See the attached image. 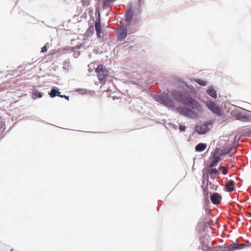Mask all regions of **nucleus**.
<instances>
[{
    "mask_svg": "<svg viewBox=\"0 0 251 251\" xmlns=\"http://www.w3.org/2000/svg\"><path fill=\"white\" fill-rule=\"evenodd\" d=\"M171 95L176 101L188 105L191 107L192 109H196L199 112L202 111V106L200 103L193 99L189 94L185 92L173 90L171 92Z\"/></svg>",
    "mask_w": 251,
    "mask_h": 251,
    "instance_id": "nucleus-1",
    "label": "nucleus"
},
{
    "mask_svg": "<svg viewBox=\"0 0 251 251\" xmlns=\"http://www.w3.org/2000/svg\"><path fill=\"white\" fill-rule=\"evenodd\" d=\"M215 241H210L209 238H204L202 242V250L206 251H219V247H214Z\"/></svg>",
    "mask_w": 251,
    "mask_h": 251,
    "instance_id": "nucleus-2",
    "label": "nucleus"
},
{
    "mask_svg": "<svg viewBox=\"0 0 251 251\" xmlns=\"http://www.w3.org/2000/svg\"><path fill=\"white\" fill-rule=\"evenodd\" d=\"M156 100L160 103L164 104L170 107L175 106V103L170 98L169 95L167 93H163L160 95L157 96Z\"/></svg>",
    "mask_w": 251,
    "mask_h": 251,
    "instance_id": "nucleus-3",
    "label": "nucleus"
},
{
    "mask_svg": "<svg viewBox=\"0 0 251 251\" xmlns=\"http://www.w3.org/2000/svg\"><path fill=\"white\" fill-rule=\"evenodd\" d=\"M205 105L207 108L215 114L219 116L223 115L222 109L213 101L208 100L205 102Z\"/></svg>",
    "mask_w": 251,
    "mask_h": 251,
    "instance_id": "nucleus-4",
    "label": "nucleus"
},
{
    "mask_svg": "<svg viewBox=\"0 0 251 251\" xmlns=\"http://www.w3.org/2000/svg\"><path fill=\"white\" fill-rule=\"evenodd\" d=\"M97 76L100 81H103L108 75V71L103 65H99L96 69Z\"/></svg>",
    "mask_w": 251,
    "mask_h": 251,
    "instance_id": "nucleus-5",
    "label": "nucleus"
},
{
    "mask_svg": "<svg viewBox=\"0 0 251 251\" xmlns=\"http://www.w3.org/2000/svg\"><path fill=\"white\" fill-rule=\"evenodd\" d=\"M178 112L182 115L188 116L190 118H195L197 115L192 109L186 107H179L176 108Z\"/></svg>",
    "mask_w": 251,
    "mask_h": 251,
    "instance_id": "nucleus-6",
    "label": "nucleus"
},
{
    "mask_svg": "<svg viewBox=\"0 0 251 251\" xmlns=\"http://www.w3.org/2000/svg\"><path fill=\"white\" fill-rule=\"evenodd\" d=\"M209 125L206 123L200 124L195 127L196 131L200 134H204L207 132L209 130Z\"/></svg>",
    "mask_w": 251,
    "mask_h": 251,
    "instance_id": "nucleus-7",
    "label": "nucleus"
},
{
    "mask_svg": "<svg viewBox=\"0 0 251 251\" xmlns=\"http://www.w3.org/2000/svg\"><path fill=\"white\" fill-rule=\"evenodd\" d=\"M127 35V30L124 26H120L117 29V36L120 40H122Z\"/></svg>",
    "mask_w": 251,
    "mask_h": 251,
    "instance_id": "nucleus-8",
    "label": "nucleus"
},
{
    "mask_svg": "<svg viewBox=\"0 0 251 251\" xmlns=\"http://www.w3.org/2000/svg\"><path fill=\"white\" fill-rule=\"evenodd\" d=\"M213 159V161L209 165L210 168H213L216 166L221 159L217 149H216L214 151Z\"/></svg>",
    "mask_w": 251,
    "mask_h": 251,
    "instance_id": "nucleus-9",
    "label": "nucleus"
},
{
    "mask_svg": "<svg viewBox=\"0 0 251 251\" xmlns=\"http://www.w3.org/2000/svg\"><path fill=\"white\" fill-rule=\"evenodd\" d=\"M210 199L213 204H218L222 200V196L218 193H214L210 195Z\"/></svg>",
    "mask_w": 251,
    "mask_h": 251,
    "instance_id": "nucleus-10",
    "label": "nucleus"
},
{
    "mask_svg": "<svg viewBox=\"0 0 251 251\" xmlns=\"http://www.w3.org/2000/svg\"><path fill=\"white\" fill-rule=\"evenodd\" d=\"M208 175L212 179H215L218 178L220 175L219 169L211 168V169L208 170Z\"/></svg>",
    "mask_w": 251,
    "mask_h": 251,
    "instance_id": "nucleus-11",
    "label": "nucleus"
},
{
    "mask_svg": "<svg viewBox=\"0 0 251 251\" xmlns=\"http://www.w3.org/2000/svg\"><path fill=\"white\" fill-rule=\"evenodd\" d=\"M235 183L233 180H228L225 185L226 190L227 192H232L235 190Z\"/></svg>",
    "mask_w": 251,
    "mask_h": 251,
    "instance_id": "nucleus-12",
    "label": "nucleus"
},
{
    "mask_svg": "<svg viewBox=\"0 0 251 251\" xmlns=\"http://www.w3.org/2000/svg\"><path fill=\"white\" fill-rule=\"evenodd\" d=\"M60 94L61 93L59 92L58 90L56 88L53 87L49 93V95L51 98H54L57 96L59 97H63V96L60 95Z\"/></svg>",
    "mask_w": 251,
    "mask_h": 251,
    "instance_id": "nucleus-13",
    "label": "nucleus"
},
{
    "mask_svg": "<svg viewBox=\"0 0 251 251\" xmlns=\"http://www.w3.org/2000/svg\"><path fill=\"white\" fill-rule=\"evenodd\" d=\"M95 27L97 35L98 37L100 38L101 37L100 33H101L102 31V28L100 22H96L95 24Z\"/></svg>",
    "mask_w": 251,
    "mask_h": 251,
    "instance_id": "nucleus-14",
    "label": "nucleus"
},
{
    "mask_svg": "<svg viewBox=\"0 0 251 251\" xmlns=\"http://www.w3.org/2000/svg\"><path fill=\"white\" fill-rule=\"evenodd\" d=\"M133 15L132 10L131 8H128L126 13V20L127 22H130Z\"/></svg>",
    "mask_w": 251,
    "mask_h": 251,
    "instance_id": "nucleus-15",
    "label": "nucleus"
},
{
    "mask_svg": "<svg viewBox=\"0 0 251 251\" xmlns=\"http://www.w3.org/2000/svg\"><path fill=\"white\" fill-rule=\"evenodd\" d=\"M206 93L211 97L213 98H216L217 97V92L212 87L209 88L206 90Z\"/></svg>",
    "mask_w": 251,
    "mask_h": 251,
    "instance_id": "nucleus-16",
    "label": "nucleus"
},
{
    "mask_svg": "<svg viewBox=\"0 0 251 251\" xmlns=\"http://www.w3.org/2000/svg\"><path fill=\"white\" fill-rule=\"evenodd\" d=\"M206 148V145L204 143H199L195 147L197 151L201 152L204 151Z\"/></svg>",
    "mask_w": 251,
    "mask_h": 251,
    "instance_id": "nucleus-17",
    "label": "nucleus"
},
{
    "mask_svg": "<svg viewBox=\"0 0 251 251\" xmlns=\"http://www.w3.org/2000/svg\"><path fill=\"white\" fill-rule=\"evenodd\" d=\"M244 246H245V244H235L230 245L229 246V250L230 251H233L235 249H240Z\"/></svg>",
    "mask_w": 251,
    "mask_h": 251,
    "instance_id": "nucleus-18",
    "label": "nucleus"
},
{
    "mask_svg": "<svg viewBox=\"0 0 251 251\" xmlns=\"http://www.w3.org/2000/svg\"><path fill=\"white\" fill-rule=\"evenodd\" d=\"M115 0H105L103 3V7L104 8L110 6L111 4Z\"/></svg>",
    "mask_w": 251,
    "mask_h": 251,
    "instance_id": "nucleus-19",
    "label": "nucleus"
},
{
    "mask_svg": "<svg viewBox=\"0 0 251 251\" xmlns=\"http://www.w3.org/2000/svg\"><path fill=\"white\" fill-rule=\"evenodd\" d=\"M42 97V94L41 92L37 91L34 90L33 92V98L34 99H37L38 98H41Z\"/></svg>",
    "mask_w": 251,
    "mask_h": 251,
    "instance_id": "nucleus-20",
    "label": "nucleus"
},
{
    "mask_svg": "<svg viewBox=\"0 0 251 251\" xmlns=\"http://www.w3.org/2000/svg\"><path fill=\"white\" fill-rule=\"evenodd\" d=\"M80 2L83 7L88 6L91 3V0H81Z\"/></svg>",
    "mask_w": 251,
    "mask_h": 251,
    "instance_id": "nucleus-21",
    "label": "nucleus"
},
{
    "mask_svg": "<svg viewBox=\"0 0 251 251\" xmlns=\"http://www.w3.org/2000/svg\"><path fill=\"white\" fill-rule=\"evenodd\" d=\"M195 81L201 86H205L207 84L206 81L200 79H196Z\"/></svg>",
    "mask_w": 251,
    "mask_h": 251,
    "instance_id": "nucleus-22",
    "label": "nucleus"
},
{
    "mask_svg": "<svg viewBox=\"0 0 251 251\" xmlns=\"http://www.w3.org/2000/svg\"><path fill=\"white\" fill-rule=\"evenodd\" d=\"M219 170H221L223 175H226L227 174V169L224 166H220L219 167Z\"/></svg>",
    "mask_w": 251,
    "mask_h": 251,
    "instance_id": "nucleus-23",
    "label": "nucleus"
},
{
    "mask_svg": "<svg viewBox=\"0 0 251 251\" xmlns=\"http://www.w3.org/2000/svg\"><path fill=\"white\" fill-rule=\"evenodd\" d=\"M178 128L180 131H185L186 130L185 126L182 125H179Z\"/></svg>",
    "mask_w": 251,
    "mask_h": 251,
    "instance_id": "nucleus-24",
    "label": "nucleus"
},
{
    "mask_svg": "<svg viewBox=\"0 0 251 251\" xmlns=\"http://www.w3.org/2000/svg\"><path fill=\"white\" fill-rule=\"evenodd\" d=\"M48 45V44H46L44 47H43L41 49V52H44L45 51H46L47 50V45Z\"/></svg>",
    "mask_w": 251,
    "mask_h": 251,
    "instance_id": "nucleus-25",
    "label": "nucleus"
},
{
    "mask_svg": "<svg viewBox=\"0 0 251 251\" xmlns=\"http://www.w3.org/2000/svg\"><path fill=\"white\" fill-rule=\"evenodd\" d=\"M63 96V97L62 98H65L66 99L69 100V96H66L65 95H62Z\"/></svg>",
    "mask_w": 251,
    "mask_h": 251,
    "instance_id": "nucleus-26",
    "label": "nucleus"
}]
</instances>
